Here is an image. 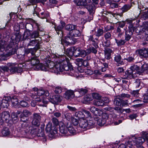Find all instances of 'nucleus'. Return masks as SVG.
I'll return each mask as SVG.
<instances>
[{"instance_id": "obj_17", "label": "nucleus", "mask_w": 148, "mask_h": 148, "mask_svg": "<svg viewBox=\"0 0 148 148\" xmlns=\"http://www.w3.org/2000/svg\"><path fill=\"white\" fill-rule=\"evenodd\" d=\"M66 125L67 127L68 130L71 134L74 135L76 134V130L70 122H67L66 123Z\"/></svg>"}, {"instance_id": "obj_9", "label": "nucleus", "mask_w": 148, "mask_h": 148, "mask_svg": "<svg viewBox=\"0 0 148 148\" xmlns=\"http://www.w3.org/2000/svg\"><path fill=\"white\" fill-rule=\"evenodd\" d=\"M45 130L47 132L49 133V136L51 138H53L54 135L57 133L56 127L55 126H52L51 123L49 122L46 125Z\"/></svg>"}, {"instance_id": "obj_37", "label": "nucleus", "mask_w": 148, "mask_h": 148, "mask_svg": "<svg viewBox=\"0 0 148 148\" xmlns=\"http://www.w3.org/2000/svg\"><path fill=\"white\" fill-rule=\"evenodd\" d=\"M76 91L78 92L82 96L87 92L88 90L85 88H77L75 90V92Z\"/></svg>"}, {"instance_id": "obj_5", "label": "nucleus", "mask_w": 148, "mask_h": 148, "mask_svg": "<svg viewBox=\"0 0 148 148\" xmlns=\"http://www.w3.org/2000/svg\"><path fill=\"white\" fill-rule=\"evenodd\" d=\"M40 121L33 119L32 122V126L27 127L26 129L24 130L27 135H32L36 133L38 127L40 125Z\"/></svg>"}, {"instance_id": "obj_63", "label": "nucleus", "mask_w": 148, "mask_h": 148, "mask_svg": "<svg viewBox=\"0 0 148 148\" xmlns=\"http://www.w3.org/2000/svg\"><path fill=\"white\" fill-rule=\"evenodd\" d=\"M142 136L144 137L145 140H148V132H142Z\"/></svg>"}, {"instance_id": "obj_3", "label": "nucleus", "mask_w": 148, "mask_h": 148, "mask_svg": "<svg viewBox=\"0 0 148 148\" xmlns=\"http://www.w3.org/2000/svg\"><path fill=\"white\" fill-rule=\"evenodd\" d=\"M0 45V56H7L14 53L13 50L14 49L13 48L14 46V42H10L7 46L5 49H4V43L3 42Z\"/></svg>"}, {"instance_id": "obj_43", "label": "nucleus", "mask_w": 148, "mask_h": 148, "mask_svg": "<svg viewBox=\"0 0 148 148\" xmlns=\"http://www.w3.org/2000/svg\"><path fill=\"white\" fill-rule=\"evenodd\" d=\"M120 97H117L114 100V103L117 106H121L122 104L123 100L119 98Z\"/></svg>"}, {"instance_id": "obj_15", "label": "nucleus", "mask_w": 148, "mask_h": 148, "mask_svg": "<svg viewBox=\"0 0 148 148\" xmlns=\"http://www.w3.org/2000/svg\"><path fill=\"white\" fill-rule=\"evenodd\" d=\"M124 75L125 77L124 78L125 79H129L136 77L137 75L135 74V72H134V73H133L131 70H128L125 72Z\"/></svg>"}, {"instance_id": "obj_27", "label": "nucleus", "mask_w": 148, "mask_h": 148, "mask_svg": "<svg viewBox=\"0 0 148 148\" xmlns=\"http://www.w3.org/2000/svg\"><path fill=\"white\" fill-rule=\"evenodd\" d=\"M114 56H115L114 58V60L118 64L121 65L123 64V61H121V56L120 54H118L117 55H115Z\"/></svg>"}, {"instance_id": "obj_29", "label": "nucleus", "mask_w": 148, "mask_h": 148, "mask_svg": "<svg viewBox=\"0 0 148 148\" xmlns=\"http://www.w3.org/2000/svg\"><path fill=\"white\" fill-rule=\"evenodd\" d=\"M37 70H41L43 71H47L49 70V69H48L47 66L46 65H44L42 64V63H40L38 65L36 66V69Z\"/></svg>"}, {"instance_id": "obj_42", "label": "nucleus", "mask_w": 148, "mask_h": 148, "mask_svg": "<svg viewBox=\"0 0 148 148\" xmlns=\"http://www.w3.org/2000/svg\"><path fill=\"white\" fill-rule=\"evenodd\" d=\"M148 27H137L136 32L137 33H143L145 32L147 30V29Z\"/></svg>"}, {"instance_id": "obj_38", "label": "nucleus", "mask_w": 148, "mask_h": 148, "mask_svg": "<svg viewBox=\"0 0 148 148\" xmlns=\"http://www.w3.org/2000/svg\"><path fill=\"white\" fill-rule=\"evenodd\" d=\"M129 70H131L134 73V72H135L136 75H138L137 73L139 71V69L138 67L136 65H134L130 67L129 69Z\"/></svg>"}, {"instance_id": "obj_47", "label": "nucleus", "mask_w": 148, "mask_h": 148, "mask_svg": "<svg viewBox=\"0 0 148 148\" xmlns=\"http://www.w3.org/2000/svg\"><path fill=\"white\" fill-rule=\"evenodd\" d=\"M92 95L88 94L85 95L84 97V101L88 102L92 100Z\"/></svg>"}, {"instance_id": "obj_41", "label": "nucleus", "mask_w": 148, "mask_h": 148, "mask_svg": "<svg viewBox=\"0 0 148 148\" xmlns=\"http://www.w3.org/2000/svg\"><path fill=\"white\" fill-rule=\"evenodd\" d=\"M3 120L4 119L6 120L8 119L10 117V115L9 112L8 111H5L2 113Z\"/></svg>"}, {"instance_id": "obj_22", "label": "nucleus", "mask_w": 148, "mask_h": 148, "mask_svg": "<svg viewBox=\"0 0 148 148\" xmlns=\"http://www.w3.org/2000/svg\"><path fill=\"white\" fill-rule=\"evenodd\" d=\"M75 92V90L73 91L71 90H67L65 93L64 97L66 99H69L71 98L74 97V92Z\"/></svg>"}, {"instance_id": "obj_26", "label": "nucleus", "mask_w": 148, "mask_h": 148, "mask_svg": "<svg viewBox=\"0 0 148 148\" xmlns=\"http://www.w3.org/2000/svg\"><path fill=\"white\" fill-rule=\"evenodd\" d=\"M76 49L75 47H71L70 48L67 49L66 51V54L68 56H74V51Z\"/></svg>"}, {"instance_id": "obj_21", "label": "nucleus", "mask_w": 148, "mask_h": 148, "mask_svg": "<svg viewBox=\"0 0 148 148\" xmlns=\"http://www.w3.org/2000/svg\"><path fill=\"white\" fill-rule=\"evenodd\" d=\"M29 61L30 64L32 66H36H36L40 64L39 61L37 57L36 56L32 57Z\"/></svg>"}, {"instance_id": "obj_4", "label": "nucleus", "mask_w": 148, "mask_h": 148, "mask_svg": "<svg viewBox=\"0 0 148 148\" xmlns=\"http://www.w3.org/2000/svg\"><path fill=\"white\" fill-rule=\"evenodd\" d=\"M69 36H67L65 40H61V43L65 48V46L69 45L71 42V38L72 37H77L81 35V33L79 29H77V27L76 28L74 29L72 31L69 32Z\"/></svg>"}, {"instance_id": "obj_56", "label": "nucleus", "mask_w": 148, "mask_h": 148, "mask_svg": "<svg viewBox=\"0 0 148 148\" xmlns=\"http://www.w3.org/2000/svg\"><path fill=\"white\" fill-rule=\"evenodd\" d=\"M41 117L38 113H35L33 114V119H35L39 121H40Z\"/></svg>"}, {"instance_id": "obj_16", "label": "nucleus", "mask_w": 148, "mask_h": 148, "mask_svg": "<svg viewBox=\"0 0 148 148\" xmlns=\"http://www.w3.org/2000/svg\"><path fill=\"white\" fill-rule=\"evenodd\" d=\"M136 53L141 57L148 56V51L145 48L138 49L136 51Z\"/></svg>"}, {"instance_id": "obj_58", "label": "nucleus", "mask_w": 148, "mask_h": 148, "mask_svg": "<svg viewBox=\"0 0 148 148\" xmlns=\"http://www.w3.org/2000/svg\"><path fill=\"white\" fill-rule=\"evenodd\" d=\"M71 121L74 126H77L79 124V122L77 119L73 117L71 118Z\"/></svg>"}, {"instance_id": "obj_40", "label": "nucleus", "mask_w": 148, "mask_h": 148, "mask_svg": "<svg viewBox=\"0 0 148 148\" xmlns=\"http://www.w3.org/2000/svg\"><path fill=\"white\" fill-rule=\"evenodd\" d=\"M88 109L90 110L92 112L96 115H99V112L100 111V110L94 107H92L89 108Z\"/></svg>"}, {"instance_id": "obj_59", "label": "nucleus", "mask_w": 148, "mask_h": 148, "mask_svg": "<svg viewBox=\"0 0 148 148\" xmlns=\"http://www.w3.org/2000/svg\"><path fill=\"white\" fill-rule=\"evenodd\" d=\"M34 48L27 49L25 50V53L28 54L31 53L32 55L34 54Z\"/></svg>"}, {"instance_id": "obj_62", "label": "nucleus", "mask_w": 148, "mask_h": 148, "mask_svg": "<svg viewBox=\"0 0 148 148\" xmlns=\"http://www.w3.org/2000/svg\"><path fill=\"white\" fill-rule=\"evenodd\" d=\"M141 81L140 79H137L134 82V85L136 86V88H138L139 87L140 83Z\"/></svg>"}, {"instance_id": "obj_11", "label": "nucleus", "mask_w": 148, "mask_h": 148, "mask_svg": "<svg viewBox=\"0 0 148 148\" xmlns=\"http://www.w3.org/2000/svg\"><path fill=\"white\" fill-rule=\"evenodd\" d=\"M87 54V49L85 50L82 49L80 47H77L76 49L74 51V56L76 57H84L86 56Z\"/></svg>"}, {"instance_id": "obj_33", "label": "nucleus", "mask_w": 148, "mask_h": 148, "mask_svg": "<svg viewBox=\"0 0 148 148\" xmlns=\"http://www.w3.org/2000/svg\"><path fill=\"white\" fill-rule=\"evenodd\" d=\"M12 106L15 108L17 107L18 105V100L16 97H13L11 99Z\"/></svg>"}, {"instance_id": "obj_36", "label": "nucleus", "mask_w": 148, "mask_h": 148, "mask_svg": "<svg viewBox=\"0 0 148 148\" xmlns=\"http://www.w3.org/2000/svg\"><path fill=\"white\" fill-rule=\"evenodd\" d=\"M75 116L78 117L80 120L82 119L85 118V115L82 111H79L75 113Z\"/></svg>"}, {"instance_id": "obj_55", "label": "nucleus", "mask_w": 148, "mask_h": 148, "mask_svg": "<svg viewBox=\"0 0 148 148\" xmlns=\"http://www.w3.org/2000/svg\"><path fill=\"white\" fill-rule=\"evenodd\" d=\"M139 90H134L131 92V94L133 96L138 97L139 96Z\"/></svg>"}, {"instance_id": "obj_8", "label": "nucleus", "mask_w": 148, "mask_h": 148, "mask_svg": "<svg viewBox=\"0 0 148 148\" xmlns=\"http://www.w3.org/2000/svg\"><path fill=\"white\" fill-rule=\"evenodd\" d=\"M95 123L92 121L90 120L88 121L85 118L79 120V125L81 128L83 129H89Z\"/></svg>"}, {"instance_id": "obj_23", "label": "nucleus", "mask_w": 148, "mask_h": 148, "mask_svg": "<svg viewBox=\"0 0 148 148\" xmlns=\"http://www.w3.org/2000/svg\"><path fill=\"white\" fill-rule=\"evenodd\" d=\"M65 25V23L64 22H61L60 25L58 26H55L54 27L55 29L58 34H59V32H61L62 33V30Z\"/></svg>"}, {"instance_id": "obj_14", "label": "nucleus", "mask_w": 148, "mask_h": 148, "mask_svg": "<svg viewBox=\"0 0 148 148\" xmlns=\"http://www.w3.org/2000/svg\"><path fill=\"white\" fill-rule=\"evenodd\" d=\"M48 99L51 102L55 104L60 102L62 100V97L58 95L55 96H51L50 95V97H49Z\"/></svg>"}, {"instance_id": "obj_60", "label": "nucleus", "mask_w": 148, "mask_h": 148, "mask_svg": "<svg viewBox=\"0 0 148 148\" xmlns=\"http://www.w3.org/2000/svg\"><path fill=\"white\" fill-rule=\"evenodd\" d=\"M111 14L113 17H114L116 19L119 20L120 19L122 16V15L121 14L112 13H111Z\"/></svg>"}, {"instance_id": "obj_30", "label": "nucleus", "mask_w": 148, "mask_h": 148, "mask_svg": "<svg viewBox=\"0 0 148 148\" xmlns=\"http://www.w3.org/2000/svg\"><path fill=\"white\" fill-rule=\"evenodd\" d=\"M132 6V4H126L123 5L121 8V10L123 12H127L129 10Z\"/></svg>"}, {"instance_id": "obj_64", "label": "nucleus", "mask_w": 148, "mask_h": 148, "mask_svg": "<svg viewBox=\"0 0 148 148\" xmlns=\"http://www.w3.org/2000/svg\"><path fill=\"white\" fill-rule=\"evenodd\" d=\"M88 40H89L91 41L92 42H95L98 40V38H96L95 39L93 37V35H90L88 37Z\"/></svg>"}, {"instance_id": "obj_57", "label": "nucleus", "mask_w": 148, "mask_h": 148, "mask_svg": "<svg viewBox=\"0 0 148 148\" xmlns=\"http://www.w3.org/2000/svg\"><path fill=\"white\" fill-rule=\"evenodd\" d=\"M1 104V106L3 108H7L9 106L8 103H7V101H5L4 100H2Z\"/></svg>"}, {"instance_id": "obj_18", "label": "nucleus", "mask_w": 148, "mask_h": 148, "mask_svg": "<svg viewBox=\"0 0 148 148\" xmlns=\"http://www.w3.org/2000/svg\"><path fill=\"white\" fill-rule=\"evenodd\" d=\"M60 132L62 134H65L68 132L66 125H64L62 122H60L59 124Z\"/></svg>"}, {"instance_id": "obj_24", "label": "nucleus", "mask_w": 148, "mask_h": 148, "mask_svg": "<svg viewBox=\"0 0 148 148\" xmlns=\"http://www.w3.org/2000/svg\"><path fill=\"white\" fill-rule=\"evenodd\" d=\"M38 97H39L42 95H44L46 96H48L49 95V93L48 91H44L42 89H39L37 90V92Z\"/></svg>"}, {"instance_id": "obj_20", "label": "nucleus", "mask_w": 148, "mask_h": 148, "mask_svg": "<svg viewBox=\"0 0 148 148\" xmlns=\"http://www.w3.org/2000/svg\"><path fill=\"white\" fill-rule=\"evenodd\" d=\"M40 40H31L27 44V46H34L35 45L37 49L40 48L39 43Z\"/></svg>"}, {"instance_id": "obj_54", "label": "nucleus", "mask_w": 148, "mask_h": 148, "mask_svg": "<svg viewBox=\"0 0 148 148\" xmlns=\"http://www.w3.org/2000/svg\"><path fill=\"white\" fill-rule=\"evenodd\" d=\"M39 2H41L40 0H29L27 3V5H34Z\"/></svg>"}, {"instance_id": "obj_25", "label": "nucleus", "mask_w": 148, "mask_h": 148, "mask_svg": "<svg viewBox=\"0 0 148 148\" xmlns=\"http://www.w3.org/2000/svg\"><path fill=\"white\" fill-rule=\"evenodd\" d=\"M112 52V50L110 48L105 49L104 52L105 58L107 60H109L111 58V53Z\"/></svg>"}, {"instance_id": "obj_32", "label": "nucleus", "mask_w": 148, "mask_h": 148, "mask_svg": "<svg viewBox=\"0 0 148 148\" xmlns=\"http://www.w3.org/2000/svg\"><path fill=\"white\" fill-rule=\"evenodd\" d=\"M93 104L95 105L102 106L104 105V100H102L101 98L99 100H94Z\"/></svg>"}, {"instance_id": "obj_31", "label": "nucleus", "mask_w": 148, "mask_h": 148, "mask_svg": "<svg viewBox=\"0 0 148 148\" xmlns=\"http://www.w3.org/2000/svg\"><path fill=\"white\" fill-rule=\"evenodd\" d=\"M98 46L96 45L95 46V48L93 47H90L89 49H87V53L88 54H90L91 52L94 54H96L97 52V48Z\"/></svg>"}, {"instance_id": "obj_53", "label": "nucleus", "mask_w": 148, "mask_h": 148, "mask_svg": "<svg viewBox=\"0 0 148 148\" xmlns=\"http://www.w3.org/2000/svg\"><path fill=\"white\" fill-rule=\"evenodd\" d=\"M105 40H110L112 39V34L110 32H107L104 35Z\"/></svg>"}, {"instance_id": "obj_10", "label": "nucleus", "mask_w": 148, "mask_h": 148, "mask_svg": "<svg viewBox=\"0 0 148 148\" xmlns=\"http://www.w3.org/2000/svg\"><path fill=\"white\" fill-rule=\"evenodd\" d=\"M14 64L9 63L8 64V66H11L10 69V72L12 73H20L22 71V67H23L24 65L23 64H19L18 65V67L13 66Z\"/></svg>"}, {"instance_id": "obj_13", "label": "nucleus", "mask_w": 148, "mask_h": 148, "mask_svg": "<svg viewBox=\"0 0 148 148\" xmlns=\"http://www.w3.org/2000/svg\"><path fill=\"white\" fill-rule=\"evenodd\" d=\"M132 140L135 143L137 147H138V145H142L145 141L144 137L142 136L138 137H136L135 136H133L132 138Z\"/></svg>"}, {"instance_id": "obj_34", "label": "nucleus", "mask_w": 148, "mask_h": 148, "mask_svg": "<svg viewBox=\"0 0 148 148\" xmlns=\"http://www.w3.org/2000/svg\"><path fill=\"white\" fill-rule=\"evenodd\" d=\"M93 5L91 1V2L90 3H87V5H86V8L90 14H92L93 13Z\"/></svg>"}, {"instance_id": "obj_61", "label": "nucleus", "mask_w": 148, "mask_h": 148, "mask_svg": "<svg viewBox=\"0 0 148 148\" xmlns=\"http://www.w3.org/2000/svg\"><path fill=\"white\" fill-rule=\"evenodd\" d=\"M20 103V105L23 107H26L29 106V104L27 102L24 101H21Z\"/></svg>"}, {"instance_id": "obj_28", "label": "nucleus", "mask_w": 148, "mask_h": 148, "mask_svg": "<svg viewBox=\"0 0 148 148\" xmlns=\"http://www.w3.org/2000/svg\"><path fill=\"white\" fill-rule=\"evenodd\" d=\"M131 139H130L126 145L124 144H121L118 148H133V144H132Z\"/></svg>"}, {"instance_id": "obj_2", "label": "nucleus", "mask_w": 148, "mask_h": 148, "mask_svg": "<svg viewBox=\"0 0 148 148\" xmlns=\"http://www.w3.org/2000/svg\"><path fill=\"white\" fill-rule=\"evenodd\" d=\"M59 62L56 63L55 65L52 62H49L48 63H46L47 69H49L48 71L57 73L59 72L64 71V73H67L68 75H74V71L72 65L64 64L67 62L66 61V56L63 55L59 58Z\"/></svg>"}, {"instance_id": "obj_6", "label": "nucleus", "mask_w": 148, "mask_h": 148, "mask_svg": "<svg viewBox=\"0 0 148 148\" xmlns=\"http://www.w3.org/2000/svg\"><path fill=\"white\" fill-rule=\"evenodd\" d=\"M28 95L34 99H35L36 101L38 103V104L40 106L42 107H46L48 103V99L45 97H38L36 95V93L33 91L28 93Z\"/></svg>"}, {"instance_id": "obj_46", "label": "nucleus", "mask_w": 148, "mask_h": 148, "mask_svg": "<svg viewBox=\"0 0 148 148\" xmlns=\"http://www.w3.org/2000/svg\"><path fill=\"white\" fill-rule=\"evenodd\" d=\"M63 114L65 118H66L68 121L70 120L72 118H73V117H72L71 114L68 113L67 111L64 112Z\"/></svg>"}, {"instance_id": "obj_52", "label": "nucleus", "mask_w": 148, "mask_h": 148, "mask_svg": "<svg viewBox=\"0 0 148 148\" xmlns=\"http://www.w3.org/2000/svg\"><path fill=\"white\" fill-rule=\"evenodd\" d=\"M92 99H95L94 100H99L101 97L100 95L97 93H94L92 95Z\"/></svg>"}, {"instance_id": "obj_39", "label": "nucleus", "mask_w": 148, "mask_h": 148, "mask_svg": "<svg viewBox=\"0 0 148 148\" xmlns=\"http://www.w3.org/2000/svg\"><path fill=\"white\" fill-rule=\"evenodd\" d=\"M132 32L130 30H127L125 32V40L128 41L131 38Z\"/></svg>"}, {"instance_id": "obj_50", "label": "nucleus", "mask_w": 148, "mask_h": 148, "mask_svg": "<svg viewBox=\"0 0 148 148\" xmlns=\"http://www.w3.org/2000/svg\"><path fill=\"white\" fill-rule=\"evenodd\" d=\"M115 40L118 46L123 45L126 42V41L124 40L121 39L118 40L115 38Z\"/></svg>"}, {"instance_id": "obj_51", "label": "nucleus", "mask_w": 148, "mask_h": 148, "mask_svg": "<svg viewBox=\"0 0 148 148\" xmlns=\"http://www.w3.org/2000/svg\"><path fill=\"white\" fill-rule=\"evenodd\" d=\"M103 33V30L99 29L97 30L95 32V36H97L99 37L101 35H102Z\"/></svg>"}, {"instance_id": "obj_44", "label": "nucleus", "mask_w": 148, "mask_h": 148, "mask_svg": "<svg viewBox=\"0 0 148 148\" xmlns=\"http://www.w3.org/2000/svg\"><path fill=\"white\" fill-rule=\"evenodd\" d=\"M2 134L4 136H7L10 134V132L9 129L7 127L3 128L2 131Z\"/></svg>"}, {"instance_id": "obj_45", "label": "nucleus", "mask_w": 148, "mask_h": 148, "mask_svg": "<svg viewBox=\"0 0 148 148\" xmlns=\"http://www.w3.org/2000/svg\"><path fill=\"white\" fill-rule=\"evenodd\" d=\"M31 35L30 30H26L23 34V38L24 40H25L27 38H28V37H31Z\"/></svg>"}, {"instance_id": "obj_19", "label": "nucleus", "mask_w": 148, "mask_h": 148, "mask_svg": "<svg viewBox=\"0 0 148 148\" xmlns=\"http://www.w3.org/2000/svg\"><path fill=\"white\" fill-rule=\"evenodd\" d=\"M74 2L77 5L85 6L87 5V3L91 2V0H74Z\"/></svg>"}, {"instance_id": "obj_49", "label": "nucleus", "mask_w": 148, "mask_h": 148, "mask_svg": "<svg viewBox=\"0 0 148 148\" xmlns=\"http://www.w3.org/2000/svg\"><path fill=\"white\" fill-rule=\"evenodd\" d=\"M39 33L38 32L35 31H34L31 35V38H36L38 37Z\"/></svg>"}, {"instance_id": "obj_12", "label": "nucleus", "mask_w": 148, "mask_h": 148, "mask_svg": "<svg viewBox=\"0 0 148 148\" xmlns=\"http://www.w3.org/2000/svg\"><path fill=\"white\" fill-rule=\"evenodd\" d=\"M31 113L27 110L23 111L20 115L21 120L23 122H25L28 119V117L31 114Z\"/></svg>"}, {"instance_id": "obj_7", "label": "nucleus", "mask_w": 148, "mask_h": 148, "mask_svg": "<svg viewBox=\"0 0 148 148\" xmlns=\"http://www.w3.org/2000/svg\"><path fill=\"white\" fill-rule=\"evenodd\" d=\"M95 120L96 123L100 126L103 125L106 122H108L109 121L108 114L106 113L103 114L102 116L95 117Z\"/></svg>"}, {"instance_id": "obj_35", "label": "nucleus", "mask_w": 148, "mask_h": 148, "mask_svg": "<svg viewBox=\"0 0 148 148\" xmlns=\"http://www.w3.org/2000/svg\"><path fill=\"white\" fill-rule=\"evenodd\" d=\"M77 26L75 25L68 24L65 26V29L66 30L69 31V32H71L74 29L76 28Z\"/></svg>"}, {"instance_id": "obj_48", "label": "nucleus", "mask_w": 148, "mask_h": 148, "mask_svg": "<svg viewBox=\"0 0 148 148\" xmlns=\"http://www.w3.org/2000/svg\"><path fill=\"white\" fill-rule=\"evenodd\" d=\"M53 88L54 92L56 93H60L62 92V88L61 87L59 86L54 87Z\"/></svg>"}, {"instance_id": "obj_1", "label": "nucleus", "mask_w": 148, "mask_h": 148, "mask_svg": "<svg viewBox=\"0 0 148 148\" xmlns=\"http://www.w3.org/2000/svg\"><path fill=\"white\" fill-rule=\"evenodd\" d=\"M59 62L56 63L55 65L52 62H49L48 63H46L47 69H49L48 71L57 73L59 72L64 71V73H67L68 75H74V71L72 65L64 64L67 62L66 61V56L63 55L59 58Z\"/></svg>"}]
</instances>
